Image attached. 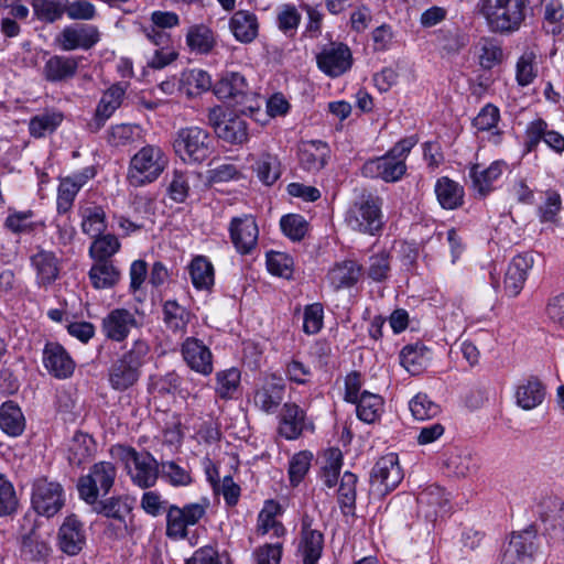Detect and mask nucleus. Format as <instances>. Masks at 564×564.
<instances>
[{"instance_id":"f257e3e1","label":"nucleus","mask_w":564,"mask_h":564,"mask_svg":"<svg viewBox=\"0 0 564 564\" xmlns=\"http://www.w3.org/2000/svg\"><path fill=\"white\" fill-rule=\"evenodd\" d=\"M415 137L400 140L384 155L367 161L361 169L366 177L380 178L387 183L400 181L405 172V160L416 144Z\"/></svg>"},{"instance_id":"f03ea898","label":"nucleus","mask_w":564,"mask_h":564,"mask_svg":"<svg viewBox=\"0 0 564 564\" xmlns=\"http://www.w3.org/2000/svg\"><path fill=\"white\" fill-rule=\"evenodd\" d=\"M167 163L169 159L161 147L147 144L130 159L127 180L134 187L151 184L161 176Z\"/></svg>"},{"instance_id":"7ed1b4c3","label":"nucleus","mask_w":564,"mask_h":564,"mask_svg":"<svg viewBox=\"0 0 564 564\" xmlns=\"http://www.w3.org/2000/svg\"><path fill=\"white\" fill-rule=\"evenodd\" d=\"M118 455L133 485L141 489L155 486L160 477V463L149 452L119 446Z\"/></svg>"},{"instance_id":"20e7f679","label":"nucleus","mask_w":564,"mask_h":564,"mask_svg":"<svg viewBox=\"0 0 564 564\" xmlns=\"http://www.w3.org/2000/svg\"><path fill=\"white\" fill-rule=\"evenodd\" d=\"M525 0H481V13L494 31L518 30L525 17Z\"/></svg>"},{"instance_id":"39448f33","label":"nucleus","mask_w":564,"mask_h":564,"mask_svg":"<svg viewBox=\"0 0 564 564\" xmlns=\"http://www.w3.org/2000/svg\"><path fill=\"white\" fill-rule=\"evenodd\" d=\"M117 477V468L111 462L94 464L88 474L80 476L77 481L79 498L86 503H96L99 495L109 494Z\"/></svg>"},{"instance_id":"423d86ee","label":"nucleus","mask_w":564,"mask_h":564,"mask_svg":"<svg viewBox=\"0 0 564 564\" xmlns=\"http://www.w3.org/2000/svg\"><path fill=\"white\" fill-rule=\"evenodd\" d=\"M207 120L217 138L226 143L241 145L249 139L247 121L234 112H227L221 106L209 108Z\"/></svg>"},{"instance_id":"0eeeda50","label":"nucleus","mask_w":564,"mask_h":564,"mask_svg":"<svg viewBox=\"0 0 564 564\" xmlns=\"http://www.w3.org/2000/svg\"><path fill=\"white\" fill-rule=\"evenodd\" d=\"M173 149L184 162H203L210 153V135L199 127L182 128L176 132Z\"/></svg>"},{"instance_id":"6e6552de","label":"nucleus","mask_w":564,"mask_h":564,"mask_svg":"<svg viewBox=\"0 0 564 564\" xmlns=\"http://www.w3.org/2000/svg\"><path fill=\"white\" fill-rule=\"evenodd\" d=\"M345 221L355 231L376 235L383 225L379 198L369 196L354 203L346 214Z\"/></svg>"},{"instance_id":"1a4fd4ad","label":"nucleus","mask_w":564,"mask_h":564,"mask_svg":"<svg viewBox=\"0 0 564 564\" xmlns=\"http://www.w3.org/2000/svg\"><path fill=\"white\" fill-rule=\"evenodd\" d=\"M208 502L187 503L184 507L169 506L166 510V535L174 540L187 536V527L197 524L206 514Z\"/></svg>"},{"instance_id":"9d476101","label":"nucleus","mask_w":564,"mask_h":564,"mask_svg":"<svg viewBox=\"0 0 564 564\" xmlns=\"http://www.w3.org/2000/svg\"><path fill=\"white\" fill-rule=\"evenodd\" d=\"M402 479L398 455L387 454L379 458L371 470L370 491L377 497H383L394 490Z\"/></svg>"},{"instance_id":"9b49d317","label":"nucleus","mask_w":564,"mask_h":564,"mask_svg":"<svg viewBox=\"0 0 564 564\" xmlns=\"http://www.w3.org/2000/svg\"><path fill=\"white\" fill-rule=\"evenodd\" d=\"M65 503L64 489L61 484L39 479L33 485L32 505L35 511L45 517L56 514Z\"/></svg>"},{"instance_id":"f8f14e48","label":"nucleus","mask_w":564,"mask_h":564,"mask_svg":"<svg viewBox=\"0 0 564 564\" xmlns=\"http://www.w3.org/2000/svg\"><path fill=\"white\" fill-rule=\"evenodd\" d=\"M181 19L177 13L165 10H154L148 18V23H142L140 31L154 46L171 43L170 30L180 26Z\"/></svg>"},{"instance_id":"ddd939ff","label":"nucleus","mask_w":564,"mask_h":564,"mask_svg":"<svg viewBox=\"0 0 564 564\" xmlns=\"http://www.w3.org/2000/svg\"><path fill=\"white\" fill-rule=\"evenodd\" d=\"M539 551L538 536L533 530L513 533L502 554L503 564H533Z\"/></svg>"},{"instance_id":"4468645a","label":"nucleus","mask_w":564,"mask_h":564,"mask_svg":"<svg viewBox=\"0 0 564 564\" xmlns=\"http://www.w3.org/2000/svg\"><path fill=\"white\" fill-rule=\"evenodd\" d=\"M228 230L238 253L250 254L257 248L259 228L251 215L234 217Z\"/></svg>"},{"instance_id":"2eb2a0df","label":"nucleus","mask_w":564,"mask_h":564,"mask_svg":"<svg viewBox=\"0 0 564 564\" xmlns=\"http://www.w3.org/2000/svg\"><path fill=\"white\" fill-rule=\"evenodd\" d=\"M215 91L219 98L234 99L236 104L252 110L256 95L249 88L243 75L236 72L226 73L217 83Z\"/></svg>"},{"instance_id":"dca6fc26","label":"nucleus","mask_w":564,"mask_h":564,"mask_svg":"<svg viewBox=\"0 0 564 564\" xmlns=\"http://www.w3.org/2000/svg\"><path fill=\"white\" fill-rule=\"evenodd\" d=\"M100 41V32L91 24H75L63 29L57 43L64 51H88Z\"/></svg>"},{"instance_id":"f3484780","label":"nucleus","mask_w":564,"mask_h":564,"mask_svg":"<svg viewBox=\"0 0 564 564\" xmlns=\"http://www.w3.org/2000/svg\"><path fill=\"white\" fill-rule=\"evenodd\" d=\"M86 544V531L84 523L75 514L67 516L57 533V546L68 556H75L82 552Z\"/></svg>"},{"instance_id":"a211bd4d","label":"nucleus","mask_w":564,"mask_h":564,"mask_svg":"<svg viewBox=\"0 0 564 564\" xmlns=\"http://www.w3.org/2000/svg\"><path fill=\"white\" fill-rule=\"evenodd\" d=\"M351 52L343 43H332L317 55V65L330 77H337L351 67Z\"/></svg>"},{"instance_id":"6ab92c4d","label":"nucleus","mask_w":564,"mask_h":564,"mask_svg":"<svg viewBox=\"0 0 564 564\" xmlns=\"http://www.w3.org/2000/svg\"><path fill=\"white\" fill-rule=\"evenodd\" d=\"M94 176V169L86 167L82 172L59 180L56 198V209L58 214H66L72 209L76 195Z\"/></svg>"},{"instance_id":"aec40b11","label":"nucleus","mask_w":564,"mask_h":564,"mask_svg":"<svg viewBox=\"0 0 564 564\" xmlns=\"http://www.w3.org/2000/svg\"><path fill=\"white\" fill-rule=\"evenodd\" d=\"M184 361L195 372L209 376L213 372V355L209 348L195 337H187L181 347Z\"/></svg>"},{"instance_id":"412c9836","label":"nucleus","mask_w":564,"mask_h":564,"mask_svg":"<svg viewBox=\"0 0 564 564\" xmlns=\"http://www.w3.org/2000/svg\"><path fill=\"white\" fill-rule=\"evenodd\" d=\"M137 326L138 321L133 313L126 308H115L104 317L101 330L108 339L121 343Z\"/></svg>"},{"instance_id":"4be33fe9","label":"nucleus","mask_w":564,"mask_h":564,"mask_svg":"<svg viewBox=\"0 0 564 564\" xmlns=\"http://www.w3.org/2000/svg\"><path fill=\"white\" fill-rule=\"evenodd\" d=\"M525 137L528 151H533L543 141L555 153L564 152V137L560 132L549 129V124L542 119L530 122Z\"/></svg>"},{"instance_id":"5701e85b","label":"nucleus","mask_w":564,"mask_h":564,"mask_svg":"<svg viewBox=\"0 0 564 564\" xmlns=\"http://www.w3.org/2000/svg\"><path fill=\"white\" fill-rule=\"evenodd\" d=\"M323 547V533L319 530L312 528V520L308 519V517H304L297 549V552L303 560V564H316L322 556Z\"/></svg>"},{"instance_id":"b1692460","label":"nucleus","mask_w":564,"mask_h":564,"mask_svg":"<svg viewBox=\"0 0 564 564\" xmlns=\"http://www.w3.org/2000/svg\"><path fill=\"white\" fill-rule=\"evenodd\" d=\"M43 364L45 369L58 379L70 377L75 369V362L65 348L57 343H47L43 350Z\"/></svg>"},{"instance_id":"393cba45","label":"nucleus","mask_w":564,"mask_h":564,"mask_svg":"<svg viewBox=\"0 0 564 564\" xmlns=\"http://www.w3.org/2000/svg\"><path fill=\"white\" fill-rule=\"evenodd\" d=\"M364 267L355 260H343L334 263L326 280L334 291L355 286L362 276Z\"/></svg>"},{"instance_id":"a878e982","label":"nucleus","mask_w":564,"mask_h":564,"mask_svg":"<svg viewBox=\"0 0 564 564\" xmlns=\"http://www.w3.org/2000/svg\"><path fill=\"white\" fill-rule=\"evenodd\" d=\"M420 512L430 521H435L449 511L448 498L443 488L431 485L417 495Z\"/></svg>"},{"instance_id":"bb28decb","label":"nucleus","mask_w":564,"mask_h":564,"mask_svg":"<svg viewBox=\"0 0 564 564\" xmlns=\"http://www.w3.org/2000/svg\"><path fill=\"white\" fill-rule=\"evenodd\" d=\"M534 263L531 253H521L512 258L505 276V290L510 296H517L527 281Z\"/></svg>"},{"instance_id":"cd10ccee","label":"nucleus","mask_w":564,"mask_h":564,"mask_svg":"<svg viewBox=\"0 0 564 564\" xmlns=\"http://www.w3.org/2000/svg\"><path fill=\"white\" fill-rule=\"evenodd\" d=\"M330 155V149L326 142L321 140L303 141L299 150L301 166L311 173L321 171Z\"/></svg>"},{"instance_id":"c85d7f7f","label":"nucleus","mask_w":564,"mask_h":564,"mask_svg":"<svg viewBox=\"0 0 564 564\" xmlns=\"http://www.w3.org/2000/svg\"><path fill=\"white\" fill-rule=\"evenodd\" d=\"M123 95L124 90L119 85H113L104 93L96 108L95 116L88 123L91 132H97L105 126L106 121L120 107Z\"/></svg>"},{"instance_id":"c756f323","label":"nucleus","mask_w":564,"mask_h":564,"mask_svg":"<svg viewBox=\"0 0 564 564\" xmlns=\"http://www.w3.org/2000/svg\"><path fill=\"white\" fill-rule=\"evenodd\" d=\"M284 390V384L274 377L265 379L254 392V405L264 413H274L283 401Z\"/></svg>"},{"instance_id":"7c9ffc66","label":"nucleus","mask_w":564,"mask_h":564,"mask_svg":"<svg viewBox=\"0 0 564 564\" xmlns=\"http://www.w3.org/2000/svg\"><path fill=\"white\" fill-rule=\"evenodd\" d=\"M546 388L536 377L522 380L516 388L514 399L518 406L525 411L538 408L544 401Z\"/></svg>"},{"instance_id":"2f4dec72","label":"nucleus","mask_w":564,"mask_h":564,"mask_svg":"<svg viewBox=\"0 0 564 564\" xmlns=\"http://www.w3.org/2000/svg\"><path fill=\"white\" fill-rule=\"evenodd\" d=\"M282 513L281 506L274 500H267L263 508L258 514L256 532L258 535H267L272 533V536L282 538L286 530L278 517Z\"/></svg>"},{"instance_id":"473e14b6","label":"nucleus","mask_w":564,"mask_h":564,"mask_svg":"<svg viewBox=\"0 0 564 564\" xmlns=\"http://www.w3.org/2000/svg\"><path fill=\"white\" fill-rule=\"evenodd\" d=\"M305 427V412L295 403H285L280 413V435L286 440H295Z\"/></svg>"},{"instance_id":"72a5a7b5","label":"nucleus","mask_w":564,"mask_h":564,"mask_svg":"<svg viewBox=\"0 0 564 564\" xmlns=\"http://www.w3.org/2000/svg\"><path fill=\"white\" fill-rule=\"evenodd\" d=\"M229 30L238 42L249 44L258 36L259 22L254 13L240 10L230 18Z\"/></svg>"},{"instance_id":"f704fd0d","label":"nucleus","mask_w":564,"mask_h":564,"mask_svg":"<svg viewBox=\"0 0 564 564\" xmlns=\"http://www.w3.org/2000/svg\"><path fill=\"white\" fill-rule=\"evenodd\" d=\"M78 69V58L54 55L50 57L43 67V76L47 82H65L74 77Z\"/></svg>"},{"instance_id":"c9c22d12","label":"nucleus","mask_w":564,"mask_h":564,"mask_svg":"<svg viewBox=\"0 0 564 564\" xmlns=\"http://www.w3.org/2000/svg\"><path fill=\"white\" fill-rule=\"evenodd\" d=\"M185 43L191 53L208 55L216 46V37L209 26L198 23L187 29Z\"/></svg>"},{"instance_id":"e433bc0d","label":"nucleus","mask_w":564,"mask_h":564,"mask_svg":"<svg viewBox=\"0 0 564 564\" xmlns=\"http://www.w3.org/2000/svg\"><path fill=\"white\" fill-rule=\"evenodd\" d=\"M96 452L93 437L86 433L76 432L68 445L67 460L72 466L80 467L91 460Z\"/></svg>"},{"instance_id":"4c0bfd02","label":"nucleus","mask_w":564,"mask_h":564,"mask_svg":"<svg viewBox=\"0 0 564 564\" xmlns=\"http://www.w3.org/2000/svg\"><path fill=\"white\" fill-rule=\"evenodd\" d=\"M505 169L506 164L501 161H495L486 169H482L479 164L473 165L469 176L474 188L481 196H486L491 191L492 183L501 176Z\"/></svg>"},{"instance_id":"58836bf2","label":"nucleus","mask_w":564,"mask_h":564,"mask_svg":"<svg viewBox=\"0 0 564 564\" xmlns=\"http://www.w3.org/2000/svg\"><path fill=\"white\" fill-rule=\"evenodd\" d=\"M31 264L36 271L40 285H48L58 276V262L51 251L40 250L31 257Z\"/></svg>"},{"instance_id":"ea45409f","label":"nucleus","mask_w":564,"mask_h":564,"mask_svg":"<svg viewBox=\"0 0 564 564\" xmlns=\"http://www.w3.org/2000/svg\"><path fill=\"white\" fill-rule=\"evenodd\" d=\"M253 161L252 169L264 185H272L281 176V164L275 154L262 152L258 156L249 155Z\"/></svg>"},{"instance_id":"a19ab883","label":"nucleus","mask_w":564,"mask_h":564,"mask_svg":"<svg viewBox=\"0 0 564 564\" xmlns=\"http://www.w3.org/2000/svg\"><path fill=\"white\" fill-rule=\"evenodd\" d=\"M540 519L549 534L564 533V506L558 499H547L541 505Z\"/></svg>"},{"instance_id":"79ce46f5","label":"nucleus","mask_w":564,"mask_h":564,"mask_svg":"<svg viewBox=\"0 0 564 564\" xmlns=\"http://www.w3.org/2000/svg\"><path fill=\"white\" fill-rule=\"evenodd\" d=\"M212 86V79L207 72L199 68L185 69L181 73L178 90L187 96H196L207 91Z\"/></svg>"},{"instance_id":"37998d69","label":"nucleus","mask_w":564,"mask_h":564,"mask_svg":"<svg viewBox=\"0 0 564 564\" xmlns=\"http://www.w3.org/2000/svg\"><path fill=\"white\" fill-rule=\"evenodd\" d=\"M188 273L193 285L197 290H209L214 285V265L204 256H197L191 261Z\"/></svg>"},{"instance_id":"c03bdc74","label":"nucleus","mask_w":564,"mask_h":564,"mask_svg":"<svg viewBox=\"0 0 564 564\" xmlns=\"http://www.w3.org/2000/svg\"><path fill=\"white\" fill-rule=\"evenodd\" d=\"M438 203L445 209H455L463 204V187L448 177H441L435 184Z\"/></svg>"},{"instance_id":"a18cd8bd","label":"nucleus","mask_w":564,"mask_h":564,"mask_svg":"<svg viewBox=\"0 0 564 564\" xmlns=\"http://www.w3.org/2000/svg\"><path fill=\"white\" fill-rule=\"evenodd\" d=\"M140 375V370L119 358L109 370V382L115 390L123 391L132 387Z\"/></svg>"},{"instance_id":"49530a36","label":"nucleus","mask_w":564,"mask_h":564,"mask_svg":"<svg viewBox=\"0 0 564 564\" xmlns=\"http://www.w3.org/2000/svg\"><path fill=\"white\" fill-rule=\"evenodd\" d=\"M25 427V420L21 409L12 401L0 406V429L11 436L20 435Z\"/></svg>"},{"instance_id":"de8ad7c7","label":"nucleus","mask_w":564,"mask_h":564,"mask_svg":"<svg viewBox=\"0 0 564 564\" xmlns=\"http://www.w3.org/2000/svg\"><path fill=\"white\" fill-rule=\"evenodd\" d=\"M82 230L91 238L99 237L107 228L106 214L100 206L79 207Z\"/></svg>"},{"instance_id":"09e8293b","label":"nucleus","mask_w":564,"mask_h":564,"mask_svg":"<svg viewBox=\"0 0 564 564\" xmlns=\"http://www.w3.org/2000/svg\"><path fill=\"white\" fill-rule=\"evenodd\" d=\"M64 116L56 110H45L33 118L29 122L30 134L34 138H43L53 133L62 123Z\"/></svg>"},{"instance_id":"8fccbe9b","label":"nucleus","mask_w":564,"mask_h":564,"mask_svg":"<svg viewBox=\"0 0 564 564\" xmlns=\"http://www.w3.org/2000/svg\"><path fill=\"white\" fill-rule=\"evenodd\" d=\"M357 416L366 422H376L383 411V400L379 394L364 391L356 402Z\"/></svg>"},{"instance_id":"3c124183","label":"nucleus","mask_w":564,"mask_h":564,"mask_svg":"<svg viewBox=\"0 0 564 564\" xmlns=\"http://www.w3.org/2000/svg\"><path fill=\"white\" fill-rule=\"evenodd\" d=\"M88 274L93 286L99 290L112 288L120 276L117 268L109 261H97Z\"/></svg>"},{"instance_id":"603ef678","label":"nucleus","mask_w":564,"mask_h":564,"mask_svg":"<svg viewBox=\"0 0 564 564\" xmlns=\"http://www.w3.org/2000/svg\"><path fill=\"white\" fill-rule=\"evenodd\" d=\"M164 323L174 333H183L191 321V313L176 301H166L163 305Z\"/></svg>"},{"instance_id":"864d4df0","label":"nucleus","mask_w":564,"mask_h":564,"mask_svg":"<svg viewBox=\"0 0 564 564\" xmlns=\"http://www.w3.org/2000/svg\"><path fill=\"white\" fill-rule=\"evenodd\" d=\"M430 351L423 346H405L400 352L401 365L412 375L419 373L429 362Z\"/></svg>"},{"instance_id":"5fc2aeb1","label":"nucleus","mask_w":564,"mask_h":564,"mask_svg":"<svg viewBox=\"0 0 564 564\" xmlns=\"http://www.w3.org/2000/svg\"><path fill=\"white\" fill-rule=\"evenodd\" d=\"M21 552L25 557L32 561H41L50 555L51 546L45 539L36 531L32 530L29 534L23 536Z\"/></svg>"},{"instance_id":"6e6d98bb","label":"nucleus","mask_w":564,"mask_h":564,"mask_svg":"<svg viewBox=\"0 0 564 564\" xmlns=\"http://www.w3.org/2000/svg\"><path fill=\"white\" fill-rule=\"evenodd\" d=\"M160 476L173 487H185L193 482L191 471L174 460L160 463Z\"/></svg>"},{"instance_id":"4d7b16f0","label":"nucleus","mask_w":564,"mask_h":564,"mask_svg":"<svg viewBox=\"0 0 564 564\" xmlns=\"http://www.w3.org/2000/svg\"><path fill=\"white\" fill-rule=\"evenodd\" d=\"M94 507V511L104 514L107 518L124 522L126 516L130 508L122 497H110L105 500H96V503H89Z\"/></svg>"},{"instance_id":"13d9d810","label":"nucleus","mask_w":564,"mask_h":564,"mask_svg":"<svg viewBox=\"0 0 564 564\" xmlns=\"http://www.w3.org/2000/svg\"><path fill=\"white\" fill-rule=\"evenodd\" d=\"M437 43L443 51L455 54L467 44V36L457 26H445L437 32Z\"/></svg>"},{"instance_id":"bf43d9fd","label":"nucleus","mask_w":564,"mask_h":564,"mask_svg":"<svg viewBox=\"0 0 564 564\" xmlns=\"http://www.w3.org/2000/svg\"><path fill=\"white\" fill-rule=\"evenodd\" d=\"M536 76V55L531 51L524 52L516 64V80L520 86L525 87L532 84Z\"/></svg>"},{"instance_id":"052dcab7","label":"nucleus","mask_w":564,"mask_h":564,"mask_svg":"<svg viewBox=\"0 0 564 564\" xmlns=\"http://www.w3.org/2000/svg\"><path fill=\"white\" fill-rule=\"evenodd\" d=\"M357 476L350 471L344 473L337 489V499L343 511L349 512L355 508Z\"/></svg>"},{"instance_id":"680f3d73","label":"nucleus","mask_w":564,"mask_h":564,"mask_svg":"<svg viewBox=\"0 0 564 564\" xmlns=\"http://www.w3.org/2000/svg\"><path fill=\"white\" fill-rule=\"evenodd\" d=\"M120 249V242L113 235H104L95 238L89 248V254L97 261H108Z\"/></svg>"},{"instance_id":"e2e57ef3","label":"nucleus","mask_w":564,"mask_h":564,"mask_svg":"<svg viewBox=\"0 0 564 564\" xmlns=\"http://www.w3.org/2000/svg\"><path fill=\"white\" fill-rule=\"evenodd\" d=\"M410 411L415 420L424 421L435 417L441 408L427 394L417 393L409 403Z\"/></svg>"},{"instance_id":"0e129e2a","label":"nucleus","mask_w":564,"mask_h":564,"mask_svg":"<svg viewBox=\"0 0 564 564\" xmlns=\"http://www.w3.org/2000/svg\"><path fill=\"white\" fill-rule=\"evenodd\" d=\"M562 209V197L558 192L547 189L544 192V200L538 208V215L542 223H555Z\"/></svg>"},{"instance_id":"69168bd1","label":"nucleus","mask_w":564,"mask_h":564,"mask_svg":"<svg viewBox=\"0 0 564 564\" xmlns=\"http://www.w3.org/2000/svg\"><path fill=\"white\" fill-rule=\"evenodd\" d=\"M216 392L223 399H229L237 391L240 383V371L237 368H230L219 371L216 375Z\"/></svg>"},{"instance_id":"338daca9","label":"nucleus","mask_w":564,"mask_h":564,"mask_svg":"<svg viewBox=\"0 0 564 564\" xmlns=\"http://www.w3.org/2000/svg\"><path fill=\"white\" fill-rule=\"evenodd\" d=\"M32 6L40 20L54 22L64 14L65 0H33Z\"/></svg>"},{"instance_id":"774afa93","label":"nucleus","mask_w":564,"mask_h":564,"mask_svg":"<svg viewBox=\"0 0 564 564\" xmlns=\"http://www.w3.org/2000/svg\"><path fill=\"white\" fill-rule=\"evenodd\" d=\"M141 129L135 124L121 123L111 127L109 142L115 147L133 143L140 139Z\"/></svg>"}]
</instances>
